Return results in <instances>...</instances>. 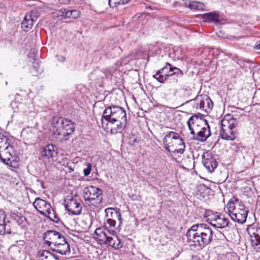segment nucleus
<instances>
[{"mask_svg": "<svg viewBox=\"0 0 260 260\" xmlns=\"http://www.w3.org/2000/svg\"><path fill=\"white\" fill-rule=\"evenodd\" d=\"M127 123L126 114L124 109L121 107L111 105L106 108L102 118L101 124L105 129H109L108 125L116 123V127H111L110 131L112 134L122 133Z\"/></svg>", "mask_w": 260, "mask_h": 260, "instance_id": "obj_1", "label": "nucleus"}, {"mask_svg": "<svg viewBox=\"0 0 260 260\" xmlns=\"http://www.w3.org/2000/svg\"><path fill=\"white\" fill-rule=\"evenodd\" d=\"M213 231L207 224L200 223L192 225L189 229L186 236L187 241L191 243V246L203 249L211 243L213 240Z\"/></svg>", "mask_w": 260, "mask_h": 260, "instance_id": "obj_2", "label": "nucleus"}, {"mask_svg": "<svg viewBox=\"0 0 260 260\" xmlns=\"http://www.w3.org/2000/svg\"><path fill=\"white\" fill-rule=\"evenodd\" d=\"M239 120L230 114H227L221 121L220 136L222 140L234 141L237 138V132L234 128L239 124Z\"/></svg>", "mask_w": 260, "mask_h": 260, "instance_id": "obj_3", "label": "nucleus"}, {"mask_svg": "<svg viewBox=\"0 0 260 260\" xmlns=\"http://www.w3.org/2000/svg\"><path fill=\"white\" fill-rule=\"evenodd\" d=\"M158 74H160L159 79L162 84L172 80L175 83H177L178 78H181L183 76V73L180 69L169 62H167L164 67L158 70Z\"/></svg>", "mask_w": 260, "mask_h": 260, "instance_id": "obj_4", "label": "nucleus"}, {"mask_svg": "<svg viewBox=\"0 0 260 260\" xmlns=\"http://www.w3.org/2000/svg\"><path fill=\"white\" fill-rule=\"evenodd\" d=\"M103 190L96 187H86L83 190V197L89 206L97 207L102 202Z\"/></svg>", "mask_w": 260, "mask_h": 260, "instance_id": "obj_5", "label": "nucleus"}, {"mask_svg": "<svg viewBox=\"0 0 260 260\" xmlns=\"http://www.w3.org/2000/svg\"><path fill=\"white\" fill-rule=\"evenodd\" d=\"M106 213V228L115 229L116 220L119 221V225L122 223V218L120 210L117 208H108L105 210Z\"/></svg>", "mask_w": 260, "mask_h": 260, "instance_id": "obj_6", "label": "nucleus"}, {"mask_svg": "<svg viewBox=\"0 0 260 260\" xmlns=\"http://www.w3.org/2000/svg\"><path fill=\"white\" fill-rule=\"evenodd\" d=\"M13 147L12 146L5 147L0 151V159L2 161L13 168H17L18 164L16 158H14L12 153Z\"/></svg>", "mask_w": 260, "mask_h": 260, "instance_id": "obj_7", "label": "nucleus"}, {"mask_svg": "<svg viewBox=\"0 0 260 260\" xmlns=\"http://www.w3.org/2000/svg\"><path fill=\"white\" fill-rule=\"evenodd\" d=\"M192 101L200 102L199 109L206 113H209L213 108V102L207 95H198L194 99L186 101L185 104L191 103Z\"/></svg>", "mask_w": 260, "mask_h": 260, "instance_id": "obj_8", "label": "nucleus"}, {"mask_svg": "<svg viewBox=\"0 0 260 260\" xmlns=\"http://www.w3.org/2000/svg\"><path fill=\"white\" fill-rule=\"evenodd\" d=\"M240 208L235 212L229 211V215L231 219L239 223L243 224L246 221L248 210L245 209L244 205L241 202L239 204Z\"/></svg>", "mask_w": 260, "mask_h": 260, "instance_id": "obj_9", "label": "nucleus"}, {"mask_svg": "<svg viewBox=\"0 0 260 260\" xmlns=\"http://www.w3.org/2000/svg\"><path fill=\"white\" fill-rule=\"evenodd\" d=\"M202 162L209 172H213L217 167V162L215 155L208 151L202 155Z\"/></svg>", "mask_w": 260, "mask_h": 260, "instance_id": "obj_10", "label": "nucleus"}, {"mask_svg": "<svg viewBox=\"0 0 260 260\" xmlns=\"http://www.w3.org/2000/svg\"><path fill=\"white\" fill-rule=\"evenodd\" d=\"M171 135H173V136H172V141L169 142V143L170 144V147L174 148L173 152L180 154L183 153L185 145L183 139L180 137L179 134L176 132Z\"/></svg>", "mask_w": 260, "mask_h": 260, "instance_id": "obj_11", "label": "nucleus"}, {"mask_svg": "<svg viewBox=\"0 0 260 260\" xmlns=\"http://www.w3.org/2000/svg\"><path fill=\"white\" fill-rule=\"evenodd\" d=\"M65 208L68 212L74 215H78L81 213L82 206L80 203L73 198L67 199L65 201Z\"/></svg>", "mask_w": 260, "mask_h": 260, "instance_id": "obj_12", "label": "nucleus"}, {"mask_svg": "<svg viewBox=\"0 0 260 260\" xmlns=\"http://www.w3.org/2000/svg\"><path fill=\"white\" fill-rule=\"evenodd\" d=\"M61 233L54 230H48L43 234L44 244L51 247L52 245L56 243L58 237L61 238Z\"/></svg>", "mask_w": 260, "mask_h": 260, "instance_id": "obj_13", "label": "nucleus"}, {"mask_svg": "<svg viewBox=\"0 0 260 260\" xmlns=\"http://www.w3.org/2000/svg\"><path fill=\"white\" fill-rule=\"evenodd\" d=\"M33 206L41 215L46 216V213L44 211L49 209L51 205L46 201L37 198L33 203Z\"/></svg>", "mask_w": 260, "mask_h": 260, "instance_id": "obj_14", "label": "nucleus"}, {"mask_svg": "<svg viewBox=\"0 0 260 260\" xmlns=\"http://www.w3.org/2000/svg\"><path fill=\"white\" fill-rule=\"evenodd\" d=\"M107 228H99L94 232L95 239L101 244H105L109 235L112 234Z\"/></svg>", "mask_w": 260, "mask_h": 260, "instance_id": "obj_15", "label": "nucleus"}, {"mask_svg": "<svg viewBox=\"0 0 260 260\" xmlns=\"http://www.w3.org/2000/svg\"><path fill=\"white\" fill-rule=\"evenodd\" d=\"M74 122L71 120L65 118L59 117L56 121V124L61 126L70 136L75 131Z\"/></svg>", "mask_w": 260, "mask_h": 260, "instance_id": "obj_16", "label": "nucleus"}, {"mask_svg": "<svg viewBox=\"0 0 260 260\" xmlns=\"http://www.w3.org/2000/svg\"><path fill=\"white\" fill-rule=\"evenodd\" d=\"M204 124V123H200L197 121L196 122H187V125L190 134L192 136V140H196V138L198 136H201L200 130L202 129V126H203Z\"/></svg>", "mask_w": 260, "mask_h": 260, "instance_id": "obj_17", "label": "nucleus"}, {"mask_svg": "<svg viewBox=\"0 0 260 260\" xmlns=\"http://www.w3.org/2000/svg\"><path fill=\"white\" fill-rule=\"evenodd\" d=\"M201 19L203 21L208 23L217 24L220 22V16L217 11L203 14L201 16Z\"/></svg>", "mask_w": 260, "mask_h": 260, "instance_id": "obj_18", "label": "nucleus"}, {"mask_svg": "<svg viewBox=\"0 0 260 260\" xmlns=\"http://www.w3.org/2000/svg\"><path fill=\"white\" fill-rule=\"evenodd\" d=\"M211 220H213L216 223H212V222H209V223L215 228H220L223 229L225 227H230V221L229 219L224 217H221V215L220 213V215H216V217L215 218H212Z\"/></svg>", "mask_w": 260, "mask_h": 260, "instance_id": "obj_19", "label": "nucleus"}, {"mask_svg": "<svg viewBox=\"0 0 260 260\" xmlns=\"http://www.w3.org/2000/svg\"><path fill=\"white\" fill-rule=\"evenodd\" d=\"M111 232L112 234L109 235L105 244L108 245L116 249L121 248L122 245L119 238L114 235L115 232L114 230H112Z\"/></svg>", "mask_w": 260, "mask_h": 260, "instance_id": "obj_20", "label": "nucleus"}, {"mask_svg": "<svg viewBox=\"0 0 260 260\" xmlns=\"http://www.w3.org/2000/svg\"><path fill=\"white\" fill-rule=\"evenodd\" d=\"M202 126L201 130H200V133H201V136H198L196 138V141L204 142L207 139L211 136V133L210 131V126L208 124V122L207 123L204 122V124Z\"/></svg>", "mask_w": 260, "mask_h": 260, "instance_id": "obj_21", "label": "nucleus"}, {"mask_svg": "<svg viewBox=\"0 0 260 260\" xmlns=\"http://www.w3.org/2000/svg\"><path fill=\"white\" fill-rule=\"evenodd\" d=\"M56 147L53 144H48L46 146L41 152V155L43 157L49 159L53 157L54 154L56 153Z\"/></svg>", "mask_w": 260, "mask_h": 260, "instance_id": "obj_22", "label": "nucleus"}, {"mask_svg": "<svg viewBox=\"0 0 260 260\" xmlns=\"http://www.w3.org/2000/svg\"><path fill=\"white\" fill-rule=\"evenodd\" d=\"M53 246L54 247H51L50 249L61 255H66L70 252V246L69 243Z\"/></svg>", "mask_w": 260, "mask_h": 260, "instance_id": "obj_23", "label": "nucleus"}, {"mask_svg": "<svg viewBox=\"0 0 260 260\" xmlns=\"http://www.w3.org/2000/svg\"><path fill=\"white\" fill-rule=\"evenodd\" d=\"M186 7L192 10H203L204 9L205 5L203 3L198 1H188L185 3Z\"/></svg>", "mask_w": 260, "mask_h": 260, "instance_id": "obj_24", "label": "nucleus"}, {"mask_svg": "<svg viewBox=\"0 0 260 260\" xmlns=\"http://www.w3.org/2000/svg\"><path fill=\"white\" fill-rule=\"evenodd\" d=\"M248 233L251 237L250 242L251 246L255 251L260 252V236L259 235H256L255 236L253 237L249 231H248Z\"/></svg>", "mask_w": 260, "mask_h": 260, "instance_id": "obj_25", "label": "nucleus"}, {"mask_svg": "<svg viewBox=\"0 0 260 260\" xmlns=\"http://www.w3.org/2000/svg\"><path fill=\"white\" fill-rule=\"evenodd\" d=\"M11 143V139H10L8 136L4 133L0 132V151L5 147L10 146Z\"/></svg>", "mask_w": 260, "mask_h": 260, "instance_id": "obj_26", "label": "nucleus"}, {"mask_svg": "<svg viewBox=\"0 0 260 260\" xmlns=\"http://www.w3.org/2000/svg\"><path fill=\"white\" fill-rule=\"evenodd\" d=\"M12 228L11 222L9 220H5L3 224H0V234L4 235L6 234H10L12 233Z\"/></svg>", "mask_w": 260, "mask_h": 260, "instance_id": "obj_27", "label": "nucleus"}, {"mask_svg": "<svg viewBox=\"0 0 260 260\" xmlns=\"http://www.w3.org/2000/svg\"><path fill=\"white\" fill-rule=\"evenodd\" d=\"M34 23V20H30L25 16L23 20L21 22V27L24 31L27 32L31 29Z\"/></svg>", "mask_w": 260, "mask_h": 260, "instance_id": "obj_28", "label": "nucleus"}, {"mask_svg": "<svg viewBox=\"0 0 260 260\" xmlns=\"http://www.w3.org/2000/svg\"><path fill=\"white\" fill-rule=\"evenodd\" d=\"M204 115L200 113L194 114L189 118L187 122H196L197 121L200 123L206 122V123L208 120L204 119Z\"/></svg>", "mask_w": 260, "mask_h": 260, "instance_id": "obj_29", "label": "nucleus"}, {"mask_svg": "<svg viewBox=\"0 0 260 260\" xmlns=\"http://www.w3.org/2000/svg\"><path fill=\"white\" fill-rule=\"evenodd\" d=\"M30 58L29 61L32 62V67L37 73H41V70L39 68V62L38 58H36V55L34 53H29L28 55Z\"/></svg>", "mask_w": 260, "mask_h": 260, "instance_id": "obj_30", "label": "nucleus"}, {"mask_svg": "<svg viewBox=\"0 0 260 260\" xmlns=\"http://www.w3.org/2000/svg\"><path fill=\"white\" fill-rule=\"evenodd\" d=\"M174 132H169L166 136L164 137L163 139V143L165 145V149L168 150V151H170V150L169 148L170 147V144L168 143V139L169 140V142H171L172 140V136H173V135H170L171 134H174Z\"/></svg>", "mask_w": 260, "mask_h": 260, "instance_id": "obj_31", "label": "nucleus"}, {"mask_svg": "<svg viewBox=\"0 0 260 260\" xmlns=\"http://www.w3.org/2000/svg\"><path fill=\"white\" fill-rule=\"evenodd\" d=\"M59 138H60V140H62L64 141H67L69 139V134L61 126L59 127Z\"/></svg>", "mask_w": 260, "mask_h": 260, "instance_id": "obj_32", "label": "nucleus"}, {"mask_svg": "<svg viewBox=\"0 0 260 260\" xmlns=\"http://www.w3.org/2000/svg\"><path fill=\"white\" fill-rule=\"evenodd\" d=\"M39 16L37 11H32L30 13L25 15V16L28 18L30 20H34V22L36 21Z\"/></svg>", "mask_w": 260, "mask_h": 260, "instance_id": "obj_33", "label": "nucleus"}, {"mask_svg": "<svg viewBox=\"0 0 260 260\" xmlns=\"http://www.w3.org/2000/svg\"><path fill=\"white\" fill-rule=\"evenodd\" d=\"M238 199L237 198L231 199L230 200L229 203L227 205L228 208L229 209V212L230 211H232V210H236L235 204L236 203L238 202Z\"/></svg>", "mask_w": 260, "mask_h": 260, "instance_id": "obj_34", "label": "nucleus"}, {"mask_svg": "<svg viewBox=\"0 0 260 260\" xmlns=\"http://www.w3.org/2000/svg\"><path fill=\"white\" fill-rule=\"evenodd\" d=\"M121 0H108V4L110 8H114L119 5H122Z\"/></svg>", "mask_w": 260, "mask_h": 260, "instance_id": "obj_35", "label": "nucleus"}, {"mask_svg": "<svg viewBox=\"0 0 260 260\" xmlns=\"http://www.w3.org/2000/svg\"><path fill=\"white\" fill-rule=\"evenodd\" d=\"M61 16L63 18H72L73 10H67L66 9L61 10Z\"/></svg>", "mask_w": 260, "mask_h": 260, "instance_id": "obj_36", "label": "nucleus"}, {"mask_svg": "<svg viewBox=\"0 0 260 260\" xmlns=\"http://www.w3.org/2000/svg\"><path fill=\"white\" fill-rule=\"evenodd\" d=\"M50 220L56 223H61V224H63L62 221H61V220L59 219L58 215L57 214L55 211H53V214H52V219Z\"/></svg>", "mask_w": 260, "mask_h": 260, "instance_id": "obj_37", "label": "nucleus"}, {"mask_svg": "<svg viewBox=\"0 0 260 260\" xmlns=\"http://www.w3.org/2000/svg\"><path fill=\"white\" fill-rule=\"evenodd\" d=\"M18 215L19 216V217L17 219L16 222L18 224V225L22 227L24 226V223L25 222L27 221V219L25 218V217L23 216L22 214Z\"/></svg>", "mask_w": 260, "mask_h": 260, "instance_id": "obj_38", "label": "nucleus"}, {"mask_svg": "<svg viewBox=\"0 0 260 260\" xmlns=\"http://www.w3.org/2000/svg\"><path fill=\"white\" fill-rule=\"evenodd\" d=\"M51 252L49 250H40L38 252V255L40 257H42L44 258L45 260L46 258L48 256L49 254H50Z\"/></svg>", "mask_w": 260, "mask_h": 260, "instance_id": "obj_39", "label": "nucleus"}, {"mask_svg": "<svg viewBox=\"0 0 260 260\" xmlns=\"http://www.w3.org/2000/svg\"><path fill=\"white\" fill-rule=\"evenodd\" d=\"M21 213L17 212L16 213L11 211L10 212V217L11 220L17 221V219L19 217L18 215H21Z\"/></svg>", "mask_w": 260, "mask_h": 260, "instance_id": "obj_40", "label": "nucleus"}, {"mask_svg": "<svg viewBox=\"0 0 260 260\" xmlns=\"http://www.w3.org/2000/svg\"><path fill=\"white\" fill-rule=\"evenodd\" d=\"M91 164L90 163H87V167L83 170V173L85 176H88L91 170Z\"/></svg>", "mask_w": 260, "mask_h": 260, "instance_id": "obj_41", "label": "nucleus"}, {"mask_svg": "<svg viewBox=\"0 0 260 260\" xmlns=\"http://www.w3.org/2000/svg\"><path fill=\"white\" fill-rule=\"evenodd\" d=\"M56 241H57L56 243H55L54 244V245H61V244H63L64 243H68V242L67 241L66 239H65L64 236H63L62 235V234H61V238H60V237H58V238Z\"/></svg>", "mask_w": 260, "mask_h": 260, "instance_id": "obj_42", "label": "nucleus"}, {"mask_svg": "<svg viewBox=\"0 0 260 260\" xmlns=\"http://www.w3.org/2000/svg\"><path fill=\"white\" fill-rule=\"evenodd\" d=\"M6 215L4 210H0V224H3L6 220Z\"/></svg>", "mask_w": 260, "mask_h": 260, "instance_id": "obj_43", "label": "nucleus"}, {"mask_svg": "<svg viewBox=\"0 0 260 260\" xmlns=\"http://www.w3.org/2000/svg\"><path fill=\"white\" fill-rule=\"evenodd\" d=\"M46 213V217L49 218V219H52V214H53V211H55V210L52 208L51 206L49 209L46 210L44 211Z\"/></svg>", "mask_w": 260, "mask_h": 260, "instance_id": "obj_44", "label": "nucleus"}, {"mask_svg": "<svg viewBox=\"0 0 260 260\" xmlns=\"http://www.w3.org/2000/svg\"><path fill=\"white\" fill-rule=\"evenodd\" d=\"M54 131H53V136L56 138H58V137H59V132H60V131H59V127L58 126L57 127V126H55L54 127Z\"/></svg>", "mask_w": 260, "mask_h": 260, "instance_id": "obj_45", "label": "nucleus"}, {"mask_svg": "<svg viewBox=\"0 0 260 260\" xmlns=\"http://www.w3.org/2000/svg\"><path fill=\"white\" fill-rule=\"evenodd\" d=\"M231 145L233 147V149L235 151L237 152L239 150L240 144H237L236 143H233L231 144Z\"/></svg>", "mask_w": 260, "mask_h": 260, "instance_id": "obj_46", "label": "nucleus"}, {"mask_svg": "<svg viewBox=\"0 0 260 260\" xmlns=\"http://www.w3.org/2000/svg\"><path fill=\"white\" fill-rule=\"evenodd\" d=\"M72 18L76 19L80 16V12L78 10H73V13L72 14Z\"/></svg>", "mask_w": 260, "mask_h": 260, "instance_id": "obj_47", "label": "nucleus"}, {"mask_svg": "<svg viewBox=\"0 0 260 260\" xmlns=\"http://www.w3.org/2000/svg\"><path fill=\"white\" fill-rule=\"evenodd\" d=\"M206 217L209 216L212 217V216H214L215 214L213 213V212L210 210H207L205 212Z\"/></svg>", "mask_w": 260, "mask_h": 260, "instance_id": "obj_48", "label": "nucleus"}, {"mask_svg": "<svg viewBox=\"0 0 260 260\" xmlns=\"http://www.w3.org/2000/svg\"><path fill=\"white\" fill-rule=\"evenodd\" d=\"M160 74H158V71L156 72V74L153 75L152 77L154 79H155L158 82L161 83V81H160V80L159 79V75Z\"/></svg>", "mask_w": 260, "mask_h": 260, "instance_id": "obj_49", "label": "nucleus"}, {"mask_svg": "<svg viewBox=\"0 0 260 260\" xmlns=\"http://www.w3.org/2000/svg\"><path fill=\"white\" fill-rule=\"evenodd\" d=\"M192 102H193V108L196 109V110H198V109H199V103H200V102L192 101Z\"/></svg>", "mask_w": 260, "mask_h": 260, "instance_id": "obj_50", "label": "nucleus"}, {"mask_svg": "<svg viewBox=\"0 0 260 260\" xmlns=\"http://www.w3.org/2000/svg\"><path fill=\"white\" fill-rule=\"evenodd\" d=\"M70 1L71 0H59V3L62 4H68Z\"/></svg>", "mask_w": 260, "mask_h": 260, "instance_id": "obj_51", "label": "nucleus"}, {"mask_svg": "<svg viewBox=\"0 0 260 260\" xmlns=\"http://www.w3.org/2000/svg\"><path fill=\"white\" fill-rule=\"evenodd\" d=\"M53 257L52 256V253H51L49 254L48 256L46 258L45 260H53ZM42 260H44V259H42Z\"/></svg>", "mask_w": 260, "mask_h": 260, "instance_id": "obj_52", "label": "nucleus"}, {"mask_svg": "<svg viewBox=\"0 0 260 260\" xmlns=\"http://www.w3.org/2000/svg\"><path fill=\"white\" fill-rule=\"evenodd\" d=\"M66 58L64 56H59V58H58V60L60 61H64L65 60Z\"/></svg>", "mask_w": 260, "mask_h": 260, "instance_id": "obj_53", "label": "nucleus"}, {"mask_svg": "<svg viewBox=\"0 0 260 260\" xmlns=\"http://www.w3.org/2000/svg\"><path fill=\"white\" fill-rule=\"evenodd\" d=\"M37 181L39 182H40L41 183V186H42V187L43 188H45V186L43 185V182L42 181H41L40 179H37Z\"/></svg>", "mask_w": 260, "mask_h": 260, "instance_id": "obj_54", "label": "nucleus"}, {"mask_svg": "<svg viewBox=\"0 0 260 260\" xmlns=\"http://www.w3.org/2000/svg\"><path fill=\"white\" fill-rule=\"evenodd\" d=\"M130 0H121V2L122 3V5H124L125 4L128 3Z\"/></svg>", "mask_w": 260, "mask_h": 260, "instance_id": "obj_55", "label": "nucleus"}, {"mask_svg": "<svg viewBox=\"0 0 260 260\" xmlns=\"http://www.w3.org/2000/svg\"><path fill=\"white\" fill-rule=\"evenodd\" d=\"M254 48L256 50L260 49V43L258 44H256L254 47Z\"/></svg>", "mask_w": 260, "mask_h": 260, "instance_id": "obj_56", "label": "nucleus"}, {"mask_svg": "<svg viewBox=\"0 0 260 260\" xmlns=\"http://www.w3.org/2000/svg\"><path fill=\"white\" fill-rule=\"evenodd\" d=\"M52 256L53 257V260H59L58 257L55 254L52 253Z\"/></svg>", "mask_w": 260, "mask_h": 260, "instance_id": "obj_57", "label": "nucleus"}, {"mask_svg": "<svg viewBox=\"0 0 260 260\" xmlns=\"http://www.w3.org/2000/svg\"><path fill=\"white\" fill-rule=\"evenodd\" d=\"M137 196H136V195H135V194H133V195L132 196V197H131V199H132L133 200H134V201H135V200H137Z\"/></svg>", "mask_w": 260, "mask_h": 260, "instance_id": "obj_58", "label": "nucleus"}, {"mask_svg": "<svg viewBox=\"0 0 260 260\" xmlns=\"http://www.w3.org/2000/svg\"><path fill=\"white\" fill-rule=\"evenodd\" d=\"M215 215L214 216H212V217H210V219L212 218H215L216 217V215H220V214H218L217 212H215Z\"/></svg>", "mask_w": 260, "mask_h": 260, "instance_id": "obj_59", "label": "nucleus"}, {"mask_svg": "<svg viewBox=\"0 0 260 260\" xmlns=\"http://www.w3.org/2000/svg\"><path fill=\"white\" fill-rule=\"evenodd\" d=\"M249 232L251 234V235H252L253 237L255 236L256 235H258V234L255 233V232H252V233L250 232Z\"/></svg>", "mask_w": 260, "mask_h": 260, "instance_id": "obj_60", "label": "nucleus"}, {"mask_svg": "<svg viewBox=\"0 0 260 260\" xmlns=\"http://www.w3.org/2000/svg\"><path fill=\"white\" fill-rule=\"evenodd\" d=\"M147 9H150V10H153L154 9L152 8L151 6H148L147 7H146ZM155 10H156V8L154 9Z\"/></svg>", "mask_w": 260, "mask_h": 260, "instance_id": "obj_61", "label": "nucleus"}, {"mask_svg": "<svg viewBox=\"0 0 260 260\" xmlns=\"http://www.w3.org/2000/svg\"><path fill=\"white\" fill-rule=\"evenodd\" d=\"M68 168H69V170H70V172H71V171H73V169H72V168L70 166H69L68 167Z\"/></svg>", "mask_w": 260, "mask_h": 260, "instance_id": "obj_62", "label": "nucleus"}, {"mask_svg": "<svg viewBox=\"0 0 260 260\" xmlns=\"http://www.w3.org/2000/svg\"><path fill=\"white\" fill-rule=\"evenodd\" d=\"M6 84L7 85L8 84V82L6 81Z\"/></svg>", "mask_w": 260, "mask_h": 260, "instance_id": "obj_63", "label": "nucleus"}, {"mask_svg": "<svg viewBox=\"0 0 260 260\" xmlns=\"http://www.w3.org/2000/svg\"><path fill=\"white\" fill-rule=\"evenodd\" d=\"M135 141H136V139H135V140L133 141V142L134 143V142H135Z\"/></svg>", "mask_w": 260, "mask_h": 260, "instance_id": "obj_64", "label": "nucleus"}]
</instances>
